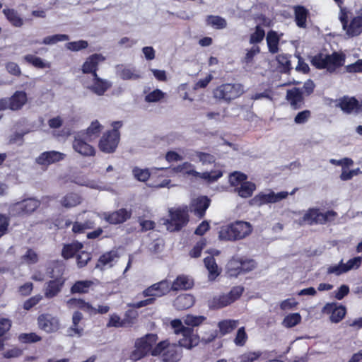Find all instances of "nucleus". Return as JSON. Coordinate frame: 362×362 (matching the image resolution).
<instances>
[{"instance_id":"nucleus-1","label":"nucleus","mask_w":362,"mask_h":362,"mask_svg":"<svg viewBox=\"0 0 362 362\" xmlns=\"http://www.w3.org/2000/svg\"><path fill=\"white\" fill-rule=\"evenodd\" d=\"M252 231V226L249 222L235 221L220 228L218 238L221 240L235 242L245 238Z\"/></svg>"},{"instance_id":"nucleus-2","label":"nucleus","mask_w":362,"mask_h":362,"mask_svg":"<svg viewBox=\"0 0 362 362\" xmlns=\"http://www.w3.org/2000/svg\"><path fill=\"white\" fill-rule=\"evenodd\" d=\"M171 291L170 282L166 279L153 284L146 288L142 295L148 297L145 300L138 301L134 304L136 308H140L155 303L156 298L162 297L168 294Z\"/></svg>"},{"instance_id":"nucleus-3","label":"nucleus","mask_w":362,"mask_h":362,"mask_svg":"<svg viewBox=\"0 0 362 362\" xmlns=\"http://www.w3.org/2000/svg\"><path fill=\"white\" fill-rule=\"evenodd\" d=\"M245 93L244 86L239 83H223L213 90L214 98L226 104L240 98Z\"/></svg>"},{"instance_id":"nucleus-4","label":"nucleus","mask_w":362,"mask_h":362,"mask_svg":"<svg viewBox=\"0 0 362 362\" xmlns=\"http://www.w3.org/2000/svg\"><path fill=\"white\" fill-rule=\"evenodd\" d=\"M168 212L169 218L164 221V224L170 232L181 230L189 221V209L187 205L170 208Z\"/></svg>"},{"instance_id":"nucleus-5","label":"nucleus","mask_w":362,"mask_h":362,"mask_svg":"<svg viewBox=\"0 0 362 362\" xmlns=\"http://www.w3.org/2000/svg\"><path fill=\"white\" fill-rule=\"evenodd\" d=\"M337 216V213L334 210H327L321 212L320 208H309L303 216L299 219L300 224L325 225L329 222L334 221Z\"/></svg>"},{"instance_id":"nucleus-6","label":"nucleus","mask_w":362,"mask_h":362,"mask_svg":"<svg viewBox=\"0 0 362 362\" xmlns=\"http://www.w3.org/2000/svg\"><path fill=\"white\" fill-rule=\"evenodd\" d=\"M158 339V335L153 333H148L136 339L134 349L130 354V358L136 361L151 354L152 347L156 344Z\"/></svg>"},{"instance_id":"nucleus-7","label":"nucleus","mask_w":362,"mask_h":362,"mask_svg":"<svg viewBox=\"0 0 362 362\" xmlns=\"http://www.w3.org/2000/svg\"><path fill=\"white\" fill-rule=\"evenodd\" d=\"M245 289L242 286H233L228 293H221L213 296L209 300L208 305L211 310H219L231 305L238 300Z\"/></svg>"},{"instance_id":"nucleus-8","label":"nucleus","mask_w":362,"mask_h":362,"mask_svg":"<svg viewBox=\"0 0 362 362\" xmlns=\"http://www.w3.org/2000/svg\"><path fill=\"white\" fill-rule=\"evenodd\" d=\"M288 195L287 192H280L275 193L270 191L269 193L259 192L256 194L251 200L252 205L261 206L268 204L276 203L282 199H286Z\"/></svg>"},{"instance_id":"nucleus-9","label":"nucleus","mask_w":362,"mask_h":362,"mask_svg":"<svg viewBox=\"0 0 362 362\" xmlns=\"http://www.w3.org/2000/svg\"><path fill=\"white\" fill-rule=\"evenodd\" d=\"M132 214V210L122 208L113 211L103 212L100 217L110 225H119L130 219Z\"/></svg>"},{"instance_id":"nucleus-10","label":"nucleus","mask_w":362,"mask_h":362,"mask_svg":"<svg viewBox=\"0 0 362 362\" xmlns=\"http://www.w3.org/2000/svg\"><path fill=\"white\" fill-rule=\"evenodd\" d=\"M120 141V136L108 132L103 133L98 142L99 150L105 153H113L116 151Z\"/></svg>"},{"instance_id":"nucleus-11","label":"nucleus","mask_w":362,"mask_h":362,"mask_svg":"<svg viewBox=\"0 0 362 362\" xmlns=\"http://www.w3.org/2000/svg\"><path fill=\"white\" fill-rule=\"evenodd\" d=\"M322 313L329 315L332 322L338 323L341 322L346 314V307L337 303H327L322 309Z\"/></svg>"},{"instance_id":"nucleus-12","label":"nucleus","mask_w":362,"mask_h":362,"mask_svg":"<svg viewBox=\"0 0 362 362\" xmlns=\"http://www.w3.org/2000/svg\"><path fill=\"white\" fill-rule=\"evenodd\" d=\"M105 60L102 54L95 53L88 57L81 66V71L84 74L98 75L99 64Z\"/></svg>"},{"instance_id":"nucleus-13","label":"nucleus","mask_w":362,"mask_h":362,"mask_svg":"<svg viewBox=\"0 0 362 362\" xmlns=\"http://www.w3.org/2000/svg\"><path fill=\"white\" fill-rule=\"evenodd\" d=\"M37 325L40 329L47 333L57 332L60 327L59 320L49 313H43L37 317Z\"/></svg>"},{"instance_id":"nucleus-14","label":"nucleus","mask_w":362,"mask_h":362,"mask_svg":"<svg viewBox=\"0 0 362 362\" xmlns=\"http://www.w3.org/2000/svg\"><path fill=\"white\" fill-rule=\"evenodd\" d=\"M211 199L206 196H200L193 199L188 206L189 211L199 218H202L209 207Z\"/></svg>"},{"instance_id":"nucleus-15","label":"nucleus","mask_w":362,"mask_h":362,"mask_svg":"<svg viewBox=\"0 0 362 362\" xmlns=\"http://www.w3.org/2000/svg\"><path fill=\"white\" fill-rule=\"evenodd\" d=\"M66 280V278L62 273L53 279L47 281L45 288V297L47 298H52L57 296L62 291L65 284Z\"/></svg>"},{"instance_id":"nucleus-16","label":"nucleus","mask_w":362,"mask_h":362,"mask_svg":"<svg viewBox=\"0 0 362 362\" xmlns=\"http://www.w3.org/2000/svg\"><path fill=\"white\" fill-rule=\"evenodd\" d=\"M338 106L346 114L362 112V100L359 102L355 97L344 96L339 100Z\"/></svg>"},{"instance_id":"nucleus-17","label":"nucleus","mask_w":362,"mask_h":362,"mask_svg":"<svg viewBox=\"0 0 362 362\" xmlns=\"http://www.w3.org/2000/svg\"><path fill=\"white\" fill-rule=\"evenodd\" d=\"M72 147L76 152L83 156H94L95 155V148L89 144L88 141L80 134L74 137Z\"/></svg>"},{"instance_id":"nucleus-18","label":"nucleus","mask_w":362,"mask_h":362,"mask_svg":"<svg viewBox=\"0 0 362 362\" xmlns=\"http://www.w3.org/2000/svg\"><path fill=\"white\" fill-rule=\"evenodd\" d=\"M65 156L64 153L57 151H45L35 158V163L39 165L47 167L64 160Z\"/></svg>"},{"instance_id":"nucleus-19","label":"nucleus","mask_w":362,"mask_h":362,"mask_svg":"<svg viewBox=\"0 0 362 362\" xmlns=\"http://www.w3.org/2000/svg\"><path fill=\"white\" fill-rule=\"evenodd\" d=\"M40 202L35 198H28L17 202L15 208L18 216H28L32 214L39 206Z\"/></svg>"},{"instance_id":"nucleus-20","label":"nucleus","mask_w":362,"mask_h":362,"mask_svg":"<svg viewBox=\"0 0 362 362\" xmlns=\"http://www.w3.org/2000/svg\"><path fill=\"white\" fill-rule=\"evenodd\" d=\"M286 100L293 110L300 109L305 103L303 92L300 88L297 87L287 90Z\"/></svg>"},{"instance_id":"nucleus-21","label":"nucleus","mask_w":362,"mask_h":362,"mask_svg":"<svg viewBox=\"0 0 362 362\" xmlns=\"http://www.w3.org/2000/svg\"><path fill=\"white\" fill-rule=\"evenodd\" d=\"M119 255L117 250H112L103 253L98 258L95 268L101 271L110 268L114 265V262L119 258Z\"/></svg>"},{"instance_id":"nucleus-22","label":"nucleus","mask_w":362,"mask_h":362,"mask_svg":"<svg viewBox=\"0 0 362 362\" xmlns=\"http://www.w3.org/2000/svg\"><path fill=\"white\" fill-rule=\"evenodd\" d=\"M346 55L341 52H333L331 54H326L327 70L332 73L337 69L344 66Z\"/></svg>"},{"instance_id":"nucleus-23","label":"nucleus","mask_w":362,"mask_h":362,"mask_svg":"<svg viewBox=\"0 0 362 362\" xmlns=\"http://www.w3.org/2000/svg\"><path fill=\"white\" fill-rule=\"evenodd\" d=\"M182 357V349L175 344H169L162 354L163 362H178Z\"/></svg>"},{"instance_id":"nucleus-24","label":"nucleus","mask_w":362,"mask_h":362,"mask_svg":"<svg viewBox=\"0 0 362 362\" xmlns=\"http://www.w3.org/2000/svg\"><path fill=\"white\" fill-rule=\"evenodd\" d=\"M111 83L99 77L98 74L93 77V83L88 87L93 93L101 96L111 87Z\"/></svg>"},{"instance_id":"nucleus-25","label":"nucleus","mask_w":362,"mask_h":362,"mask_svg":"<svg viewBox=\"0 0 362 362\" xmlns=\"http://www.w3.org/2000/svg\"><path fill=\"white\" fill-rule=\"evenodd\" d=\"M83 247V243L75 240L71 243L64 244L61 255L64 259H69L76 256L78 252Z\"/></svg>"},{"instance_id":"nucleus-26","label":"nucleus","mask_w":362,"mask_h":362,"mask_svg":"<svg viewBox=\"0 0 362 362\" xmlns=\"http://www.w3.org/2000/svg\"><path fill=\"white\" fill-rule=\"evenodd\" d=\"M293 11L296 25L300 28H306L307 19L310 16L309 10L303 6L298 5L293 7Z\"/></svg>"},{"instance_id":"nucleus-27","label":"nucleus","mask_w":362,"mask_h":362,"mask_svg":"<svg viewBox=\"0 0 362 362\" xmlns=\"http://www.w3.org/2000/svg\"><path fill=\"white\" fill-rule=\"evenodd\" d=\"M10 110L17 111L21 110L28 101V96L25 91L17 90L10 98Z\"/></svg>"},{"instance_id":"nucleus-28","label":"nucleus","mask_w":362,"mask_h":362,"mask_svg":"<svg viewBox=\"0 0 362 362\" xmlns=\"http://www.w3.org/2000/svg\"><path fill=\"white\" fill-rule=\"evenodd\" d=\"M103 129V126L98 120L93 121L85 132L79 134L88 141L91 142L99 137Z\"/></svg>"},{"instance_id":"nucleus-29","label":"nucleus","mask_w":362,"mask_h":362,"mask_svg":"<svg viewBox=\"0 0 362 362\" xmlns=\"http://www.w3.org/2000/svg\"><path fill=\"white\" fill-rule=\"evenodd\" d=\"M194 298L191 294H181L174 300V306L178 310H184L190 308L194 304Z\"/></svg>"},{"instance_id":"nucleus-30","label":"nucleus","mask_w":362,"mask_h":362,"mask_svg":"<svg viewBox=\"0 0 362 362\" xmlns=\"http://www.w3.org/2000/svg\"><path fill=\"white\" fill-rule=\"evenodd\" d=\"M204 264L209 272L208 279L214 281L221 274L216 259L213 256H207L204 259Z\"/></svg>"},{"instance_id":"nucleus-31","label":"nucleus","mask_w":362,"mask_h":362,"mask_svg":"<svg viewBox=\"0 0 362 362\" xmlns=\"http://www.w3.org/2000/svg\"><path fill=\"white\" fill-rule=\"evenodd\" d=\"M2 13L9 23L15 28H21L23 25V19L14 8H4Z\"/></svg>"},{"instance_id":"nucleus-32","label":"nucleus","mask_w":362,"mask_h":362,"mask_svg":"<svg viewBox=\"0 0 362 362\" xmlns=\"http://www.w3.org/2000/svg\"><path fill=\"white\" fill-rule=\"evenodd\" d=\"M94 283L91 280H80L76 281L71 287L70 292L71 294H86L88 293Z\"/></svg>"},{"instance_id":"nucleus-33","label":"nucleus","mask_w":362,"mask_h":362,"mask_svg":"<svg viewBox=\"0 0 362 362\" xmlns=\"http://www.w3.org/2000/svg\"><path fill=\"white\" fill-rule=\"evenodd\" d=\"M83 318V315L79 311H75L72 316V325L69 328V334L71 337H81L83 334V329L78 327V324Z\"/></svg>"},{"instance_id":"nucleus-34","label":"nucleus","mask_w":362,"mask_h":362,"mask_svg":"<svg viewBox=\"0 0 362 362\" xmlns=\"http://www.w3.org/2000/svg\"><path fill=\"white\" fill-rule=\"evenodd\" d=\"M81 197L75 192H69L60 200V203L64 208H72L81 203Z\"/></svg>"},{"instance_id":"nucleus-35","label":"nucleus","mask_w":362,"mask_h":362,"mask_svg":"<svg viewBox=\"0 0 362 362\" xmlns=\"http://www.w3.org/2000/svg\"><path fill=\"white\" fill-rule=\"evenodd\" d=\"M346 33L349 36H357L362 33V16H356L347 25Z\"/></svg>"},{"instance_id":"nucleus-36","label":"nucleus","mask_w":362,"mask_h":362,"mask_svg":"<svg viewBox=\"0 0 362 362\" xmlns=\"http://www.w3.org/2000/svg\"><path fill=\"white\" fill-rule=\"evenodd\" d=\"M266 40L269 52L272 54H276L279 50V45L280 41L278 33L274 30L269 31L267 35Z\"/></svg>"},{"instance_id":"nucleus-37","label":"nucleus","mask_w":362,"mask_h":362,"mask_svg":"<svg viewBox=\"0 0 362 362\" xmlns=\"http://www.w3.org/2000/svg\"><path fill=\"white\" fill-rule=\"evenodd\" d=\"M193 286V282L191 281L187 276L184 275L178 276L174 281L170 284L171 290H188Z\"/></svg>"},{"instance_id":"nucleus-38","label":"nucleus","mask_w":362,"mask_h":362,"mask_svg":"<svg viewBox=\"0 0 362 362\" xmlns=\"http://www.w3.org/2000/svg\"><path fill=\"white\" fill-rule=\"evenodd\" d=\"M66 303L69 308H78L88 313L95 312V308L90 303L86 302L81 298H71L67 300Z\"/></svg>"},{"instance_id":"nucleus-39","label":"nucleus","mask_w":362,"mask_h":362,"mask_svg":"<svg viewBox=\"0 0 362 362\" xmlns=\"http://www.w3.org/2000/svg\"><path fill=\"white\" fill-rule=\"evenodd\" d=\"M241 258L233 257L226 264V273L230 276L237 277L241 274Z\"/></svg>"},{"instance_id":"nucleus-40","label":"nucleus","mask_w":362,"mask_h":362,"mask_svg":"<svg viewBox=\"0 0 362 362\" xmlns=\"http://www.w3.org/2000/svg\"><path fill=\"white\" fill-rule=\"evenodd\" d=\"M256 189V185L255 183L249 181H246L240 185V187L235 188L238 195L243 198L250 197L254 191Z\"/></svg>"},{"instance_id":"nucleus-41","label":"nucleus","mask_w":362,"mask_h":362,"mask_svg":"<svg viewBox=\"0 0 362 362\" xmlns=\"http://www.w3.org/2000/svg\"><path fill=\"white\" fill-rule=\"evenodd\" d=\"M238 321L235 320H223L218 323L221 336L231 333L238 327Z\"/></svg>"},{"instance_id":"nucleus-42","label":"nucleus","mask_w":362,"mask_h":362,"mask_svg":"<svg viewBox=\"0 0 362 362\" xmlns=\"http://www.w3.org/2000/svg\"><path fill=\"white\" fill-rule=\"evenodd\" d=\"M23 60L32 65L33 66L37 68V69H45V68H49L50 64L48 62H46L42 59H41L39 57H36L33 54H26L23 57Z\"/></svg>"},{"instance_id":"nucleus-43","label":"nucleus","mask_w":362,"mask_h":362,"mask_svg":"<svg viewBox=\"0 0 362 362\" xmlns=\"http://www.w3.org/2000/svg\"><path fill=\"white\" fill-rule=\"evenodd\" d=\"M291 55L286 54H280L276 57L278 63V67L283 73H288L292 69L290 60Z\"/></svg>"},{"instance_id":"nucleus-44","label":"nucleus","mask_w":362,"mask_h":362,"mask_svg":"<svg viewBox=\"0 0 362 362\" xmlns=\"http://www.w3.org/2000/svg\"><path fill=\"white\" fill-rule=\"evenodd\" d=\"M206 23L208 25L216 29H223L227 26V22L225 18L219 16L209 15L206 18Z\"/></svg>"},{"instance_id":"nucleus-45","label":"nucleus","mask_w":362,"mask_h":362,"mask_svg":"<svg viewBox=\"0 0 362 362\" xmlns=\"http://www.w3.org/2000/svg\"><path fill=\"white\" fill-rule=\"evenodd\" d=\"M170 325L176 334H180L182 335L189 336L191 333L194 332L192 327L184 326L180 319L172 320Z\"/></svg>"},{"instance_id":"nucleus-46","label":"nucleus","mask_w":362,"mask_h":362,"mask_svg":"<svg viewBox=\"0 0 362 362\" xmlns=\"http://www.w3.org/2000/svg\"><path fill=\"white\" fill-rule=\"evenodd\" d=\"M310 63L317 69H327L326 54L317 53L311 58Z\"/></svg>"},{"instance_id":"nucleus-47","label":"nucleus","mask_w":362,"mask_h":362,"mask_svg":"<svg viewBox=\"0 0 362 362\" xmlns=\"http://www.w3.org/2000/svg\"><path fill=\"white\" fill-rule=\"evenodd\" d=\"M192 165L190 163L185 162L182 164L178 165L173 168V172L178 173H186L188 175H193L194 177L199 176L200 173L192 169Z\"/></svg>"},{"instance_id":"nucleus-48","label":"nucleus","mask_w":362,"mask_h":362,"mask_svg":"<svg viewBox=\"0 0 362 362\" xmlns=\"http://www.w3.org/2000/svg\"><path fill=\"white\" fill-rule=\"evenodd\" d=\"M179 346L190 349L198 344V339L194 337L193 333L189 336L182 335V338L178 341Z\"/></svg>"},{"instance_id":"nucleus-49","label":"nucleus","mask_w":362,"mask_h":362,"mask_svg":"<svg viewBox=\"0 0 362 362\" xmlns=\"http://www.w3.org/2000/svg\"><path fill=\"white\" fill-rule=\"evenodd\" d=\"M76 264L78 268L85 267L92 259V254L81 250L76 256Z\"/></svg>"},{"instance_id":"nucleus-50","label":"nucleus","mask_w":362,"mask_h":362,"mask_svg":"<svg viewBox=\"0 0 362 362\" xmlns=\"http://www.w3.org/2000/svg\"><path fill=\"white\" fill-rule=\"evenodd\" d=\"M206 317L203 315H187L184 318V323L190 327H197L202 325L205 320Z\"/></svg>"},{"instance_id":"nucleus-51","label":"nucleus","mask_w":362,"mask_h":362,"mask_svg":"<svg viewBox=\"0 0 362 362\" xmlns=\"http://www.w3.org/2000/svg\"><path fill=\"white\" fill-rule=\"evenodd\" d=\"M300 321L301 316L299 313H292L284 317L282 325L285 327L291 328L299 324Z\"/></svg>"},{"instance_id":"nucleus-52","label":"nucleus","mask_w":362,"mask_h":362,"mask_svg":"<svg viewBox=\"0 0 362 362\" xmlns=\"http://www.w3.org/2000/svg\"><path fill=\"white\" fill-rule=\"evenodd\" d=\"M120 78L123 80H137L141 75L134 68H124L120 71Z\"/></svg>"},{"instance_id":"nucleus-53","label":"nucleus","mask_w":362,"mask_h":362,"mask_svg":"<svg viewBox=\"0 0 362 362\" xmlns=\"http://www.w3.org/2000/svg\"><path fill=\"white\" fill-rule=\"evenodd\" d=\"M247 179V176L245 173L238 171L231 173L229 177L230 185L236 187L246 182Z\"/></svg>"},{"instance_id":"nucleus-54","label":"nucleus","mask_w":362,"mask_h":362,"mask_svg":"<svg viewBox=\"0 0 362 362\" xmlns=\"http://www.w3.org/2000/svg\"><path fill=\"white\" fill-rule=\"evenodd\" d=\"M69 40V36L66 34H55L45 37L42 43L45 45H54L58 42L67 41Z\"/></svg>"},{"instance_id":"nucleus-55","label":"nucleus","mask_w":362,"mask_h":362,"mask_svg":"<svg viewBox=\"0 0 362 362\" xmlns=\"http://www.w3.org/2000/svg\"><path fill=\"white\" fill-rule=\"evenodd\" d=\"M65 47L67 49L70 51L78 52L86 49L88 47V43L86 40H80L78 41L67 42L65 45Z\"/></svg>"},{"instance_id":"nucleus-56","label":"nucleus","mask_w":362,"mask_h":362,"mask_svg":"<svg viewBox=\"0 0 362 362\" xmlns=\"http://www.w3.org/2000/svg\"><path fill=\"white\" fill-rule=\"evenodd\" d=\"M265 36L264 30L259 25H257L255 27V30L250 35V42L251 44H257L261 42Z\"/></svg>"},{"instance_id":"nucleus-57","label":"nucleus","mask_w":362,"mask_h":362,"mask_svg":"<svg viewBox=\"0 0 362 362\" xmlns=\"http://www.w3.org/2000/svg\"><path fill=\"white\" fill-rule=\"evenodd\" d=\"M194 156L203 165L213 164L216 161L215 156L209 153L195 151Z\"/></svg>"},{"instance_id":"nucleus-58","label":"nucleus","mask_w":362,"mask_h":362,"mask_svg":"<svg viewBox=\"0 0 362 362\" xmlns=\"http://www.w3.org/2000/svg\"><path fill=\"white\" fill-rule=\"evenodd\" d=\"M134 177L140 182H146L151 176V173L148 169H141L134 167L132 170Z\"/></svg>"},{"instance_id":"nucleus-59","label":"nucleus","mask_w":362,"mask_h":362,"mask_svg":"<svg viewBox=\"0 0 362 362\" xmlns=\"http://www.w3.org/2000/svg\"><path fill=\"white\" fill-rule=\"evenodd\" d=\"M18 339L22 343H35L40 341L42 338L34 332L22 333L19 335Z\"/></svg>"},{"instance_id":"nucleus-60","label":"nucleus","mask_w":362,"mask_h":362,"mask_svg":"<svg viewBox=\"0 0 362 362\" xmlns=\"http://www.w3.org/2000/svg\"><path fill=\"white\" fill-rule=\"evenodd\" d=\"M165 93L160 89H156L145 96L147 103H156L164 98Z\"/></svg>"},{"instance_id":"nucleus-61","label":"nucleus","mask_w":362,"mask_h":362,"mask_svg":"<svg viewBox=\"0 0 362 362\" xmlns=\"http://www.w3.org/2000/svg\"><path fill=\"white\" fill-rule=\"evenodd\" d=\"M206 245V240L205 238H202L199 240L193 248L189 251V255L191 257L197 258L201 256L202 251Z\"/></svg>"},{"instance_id":"nucleus-62","label":"nucleus","mask_w":362,"mask_h":362,"mask_svg":"<svg viewBox=\"0 0 362 362\" xmlns=\"http://www.w3.org/2000/svg\"><path fill=\"white\" fill-rule=\"evenodd\" d=\"M169 344L170 342L168 340H163L158 342L154 347H152L151 355L153 356H158L161 354H163V352L167 349Z\"/></svg>"},{"instance_id":"nucleus-63","label":"nucleus","mask_w":362,"mask_h":362,"mask_svg":"<svg viewBox=\"0 0 362 362\" xmlns=\"http://www.w3.org/2000/svg\"><path fill=\"white\" fill-rule=\"evenodd\" d=\"M362 264V257H355L352 259H350L346 264L343 263L344 269L345 272H347L351 269H358Z\"/></svg>"},{"instance_id":"nucleus-64","label":"nucleus","mask_w":362,"mask_h":362,"mask_svg":"<svg viewBox=\"0 0 362 362\" xmlns=\"http://www.w3.org/2000/svg\"><path fill=\"white\" fill-rule=\"evenodd\" d=\"M247 340V334L245 332V327H242L238 329L236 336L234 339V343L236 346H243Z\"/></svg>"}]
</instances>
